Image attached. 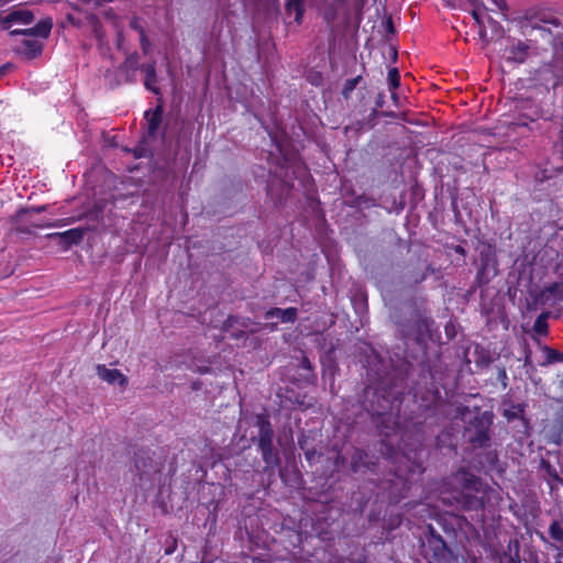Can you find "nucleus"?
Here are the masks:
<instances>
[{
  "mask_svg": "<svg viewBox=\"0 0 563 563\" xmlns=\"http://www.w3.org/2000/svg\"><path fill=\"white\" fill-rule=\"evenodd\" d=\"M391 91V98L394 100H397V93L395 92V90H390Z\"/></svg>",
  "mask_w": 563,
  "mask_h": 563,
  "instance_id": "obj_53",
  "label": "nucleus"
},
{
  "mask_svg": "<svg viewBox=\"0 0 563 563\" xmlns=\"http://www.w3.org/2000/svg\"><path fill=\"white\" fill-rule=\"evenodd\" d=\"M385 27H386V31L389 32V33H394L395 32V26H394L391 18H388L386 20Z\"/></svg>",
  "mask_w": 563,
  "mask_h": 563,
  "instance_id": "obj_43",
  "label": "nucleus"
},
{
  "mask_svg": "<svg viewBox=\"0 0 563 563\" xmlns=\"http://www.w3.org/2000/svg\"><path fill=\"white\" fill-rule=\"evenodd\" d=\"M550 313L549 312H541L533 324V331L539 335H548L549 333V319Z\"/></svg>",
  "mask_w": 563,
  "mask_h": 563,
  "instance_id": "obj_29",
  "label": "nucleus"
},
{
  "mask_svg": "<svg viewBox=\"0 0 563 563\" xmlns=\"http://www.w3.org/2000/svg\"><path fill=\"white\" fill-rule=\"evenodd\" d=\"M539 536H540V539H541L543 542H547V539H545V537H544V534H543V533H540Z\"/></svg>",
  "mask_w": 563,
  "mask_h": 563,
  "instance_id": "obj_54",
  "label": "nucleus"
},
{
  "mask_svg": "<svg viewBox=\"0 0 563 563\" xmlns=\"http://www.w3.org/2000/svg\"><path fill=\"white\" fill-rule=\"evenodd\" d=\"M140 45H141L143 54L146 55L151 47V42L146 35V32L144 34L140 35Z\"/></svg>",
  "mask_w": 563,
  "mask_h": 563,
  "instance_id": "obj_37",
  "label": "nucleus"
},
{
  "mask_svg": "<svg viewBox=\"0 0 563 563\" xmlns=\"http://www.w3.org/2000/svg\"><path fill=\"white\" fill-rule=\"evenodd\" d=\"M172 552H173L172 550H166L165 551L166 554H172Z\"/></svg>",
  "mask_w": 563,
  "mask_h": 563,
  "instance_id": "obj_55",
  "label": "nucleus"
},
{
  "mask_svg": "<svg viewBox=\"0 0 563 563\" xmlns=\"http://www.w3.org/2000/svg\"><path fill=\"white\" fill-rule=\"evenodd\" d=\"M163 102L159 99L158 104L153 110H147L144 113V118L147 122V133L150 136L155 137L163 118Z\"/></svg>",
  "mask_w": 563,
  "mask_h": 563,
  "instance_id": "obj_17",
  "label": "nucleus"
},
{
  "mask_svg": "<svg viewBox=\"0 0 563 563\" xmlns=\"http://www.w3.org/2000/svg\"><path fill=\"white\" fill-rule=\"evenodd\" d=\"M265 319L269 320L273 318L279 319L283 323H292L298 317V309L289 307L286 309L271 308L265 312Z\"/></svg>",
  "mask_w": 563,
  "mask_h": 563,
  "instance_id": "obj_22",
  "label": "nucleus"
},
{
  "mask_svg": "<svg viewBox=\"0 0 563 563\" xmlns=\"http://www.w3.org/2000/svg\"><path fill=\"white\" fill-rule=\"evenodd\" d=\"M43 47V43L38 40L26 38L15 47V53L27 60H32L42 54Z\"/></svg>",
  "mask_w": 563,
  "mask_h": 563,
  "instance_id": "obj_15",
  "label": "nucleus"
},
{
  "mask_svg": "<svg viewBox=\"0 0 563 563\" xmlns=\"http://www.w3.org/2000/svg\"><path fill=\"white\" fill-rule=\"evenodd\" d=\"M399 449L402 450L404 456L408 461H410L412 464L411 467L409 468L410 473H412L415 471H418L419 473H421L423 471L422 460H421V454L423 452V445H422L421 441L418 442V444L416 445V448L413 450L408 449L406 444H404V445L399 444Z\"/></svg>",
  "mask_w": 563,
  "mask_h": 563,
  "instance_id": "obj_18",
  "label": "nucleus"
},
{
  "mask_svg": "<svg viewBox=\"0 0 563 563\" xmlns=\"http://www.w3.org/2000/svg\"><path fill=\"white\" fill-rule=\"evenodd\" d=\"M540 299L551 305L563 301V282H554L545 286L540 292Z\"/></svg>",
  "mask_w": 563,
  "mask_h": 563,
  "instance_id": "obj_19",
  "label": "nucleus"
},
{
  "mask_svg": "<svg viewBox=\"0 0 563 563\" xmlns=\"http://www.w3.org/2000/svg\"><path fill=\"white\" fill-rule=\"evenodd\" d=\"M427 531L428 547L433 552V556L435 559L444 556L449 548L442 536L437 532L432 525L427 526Z\"/></svg>",
  "mask_w": 563,
  "mask_h": 563,
  "instance_id": "obj_14",
  "label": "nucleus"
},
{
  "mask_svg": "<svg viewBox=\"0 0 563 563\" xmlns=\"http://www.w3.org/2000/svg\"><path fill=\"white\" fill-rule=\"evenodd\" d=\"M388 84L390 90H396L400 85V74L398 68L394 67L388 71Z\"/></svg>",
  "mask_w": 563,
  "mask_h": 563,
  "instance_id": "obj_32",
  "label": "nucleus"
},
{
  "mask_svg": "<svg viewBox=\"0 0 563 563\" xmlns=\"http://www.w3.org/2000/svg\"><path fill=\"white\" fill-rule=\"evenodd\" d=\"M498 462V454L495 450H490L485 454V464L483 467L494 468Z\"/></svg>",
  "mask_w": 563,
  "mask_h": 563,
  "instance_id": "obj_34",
  "label": "nucleus"
},
{
  "mask_svg": "<svg viewBox=\"0 0 563 563\" xmlns=\"http://www.w3.org/2000/svg\"><path fill=\"white\" fill-rule=\"evenodd\" d=\"M529 54V46L518 41L511 47L507 48V60L516 64H522Z\"/></svg>",
  "mask_w": 563,
  "mask_h": 563,
  "instance_id": "obj_25",
  "label": "nucleus"
},
{
  "mask_svg": "<svg viewBox=\"0 0 563 563\" xmlns=\"http://www.w3.org/2000/svg\"><path fill=\"white\" fill-rule=\"evenodd\" d=\"M51 236H56L60 240L63 247L69 249L73 245H78L84 239V230L80 228H74L66 230L64 232H57L51 234Z\"/></svg>",
  "mask_w": 563,
  "mask_h": 563,
  "instance_id": "obj_21",
  "label": "nucleus"
},
{
  "mask_svg": "<svg viewBox=\"0 0 563 563\" xmlns=\"http://www.w3.org/2000/svg\"><path fill=\"white\" fill-rule=\"evenodd\" d=\"M140 56L137 53L129 54L122 64L118 67V71L122 74L124 82L135 84L136 71L140 69Z\"/></svg>",
  "mask_w": 563,
  "mask_h": 563,
  "instance_id": "obj_13",
  "label": "nucleus"
},
{
  "mask_svg": "<svg viewBox=\"0 0 563 563\" xmlns=\"http://www.w3.org/2000/svg\"><path fill=\"white\" fill-rule=\"evenodd\" d=\"M362 79H363V77L361 75H358L354 78H350V79L345 80L342 91H341L344 100H349L351 98L352 92L355 90V88L362 81Z\"/></svg>",
  "mask_w": 563,
  "mask_h": 563,
  "instance_id": "obj_31",
  "label": "nucleus"
},
{
  "mask_svg": "<svg viewBox=\"0 0 563 563\" xmlns=\"http://www.w3.org/2000/svg\"><path fill=\"white\" fill-rule=\"evenodd\" d=\"M525 20L529 36L554 49L553 58L536 69L534 79L547 89L555 88L563 82V19L549 9H531L526 11Z\"/></svg>",
  "mask_w": 563,
  "mask_h": 563,
  "instance_id": "obj_1",
  "label": "nucleus"
},
{
  "mask_svg": "<svg viewBox=\"0 0 563 563\" xmlns=\"http://www.w3.org/2000/svg\"><path fill=\"white\" fill-rule=\"evenodd\" d=\"M130 27L139 33V35L144 34L146 31L144 26L141 24L140 19L133 16L130 21Z\"/></svg>",
  "mask_w": 563,
  "mask_h": 563,
  "instance_id": "obj_36",
  "label": "nucleus"
},
{
  "mask_svg": "<svg viewBox=\"0 0 563 563\" xmlns=\"http://www.w3.org/2000/svg\"><path fill=\"white\" fill-rule=\"evenodd\" d=\"M562 157H563V148H562Z\"/></svg>",
  "mask_w": 563,
  "mask_h": 563,
  "instance_id": "obj_56",
  "label": "nucleus"
},
{
  "mask_svg": "<svg viewBox=\"0 0 563 563\" xmlns=\"http://www.w3.org/2000/svg\"><path fill=\"white\" fill-rule=\"evenodd\" d=\"M470 482L475 484L478 482V478L472 475V478L470 479Z\"/></svg>",
  "mask_w": 563,
  "mask_h": 563,
  "instance_id": "obj_52",
  "label": "nucleus"
},
{
  "mask_svg": "<svg viewBox=\"0 0 563 563\" xmlns=\"http://www.w3.org/2000/svg\"><path fill=\"white\" fill-rule=\"evenodd\" d=\"M497 258L495 249L488 244L479 252V267L476 272V283L478 286L488 284L496 274Z\"/></svg>",
  "mask_w": 563,
  "mask_h": 563,
  "instance_id": "obj_6",
  "label": "nucleus"
},
{
  "mask_svg": "<svg viewBox=\"0 0 563 563\" xmlns=\"http://www.w3.org/2000/svg\"><path fill=\"white\" fill-rule=\"evenodd\" d=\"M53 27V21L51 18L40 20L34 26L29 29H14L10 31L11 36L25 35L35 36L41 38H47Z\"/></svg>",
  "mask_w": 563,
  "mask_h": 563,
  "instance_id": "obj_12",
  "label": "nucleus"
},
{
  "mask_svg": "<svg viewBox=\"0 0 563 563\" xmlns=\"http://www.w3.org/2000/svg\"><path fill=\"white\" fill-rule=\"evenodd\" d=\"M498 378L505 388L507 386V380H508V376H507V372H506L505 367L499 368Z\"/></svg>",
  "mask_w": 563,
  "mask_h": 563,
  "instance_id": "obj_40",
  "label": "nucleus"
},
{
  "mask_svg": "<svg viewBox=\"0 0 563 563\" xmlns=\"http://www.w3.org/2000/svg\"><path fill=\"white\" fill-rule=\"evenodd\" d=\"M530 364H531V352H530V350H527L526 356H525V366L530 365Z\"/></svg>",
  "mask_w": 563,
  "mask_h": 563,
  "instance_id": "obj_49",
  "label": "nucleus"
},
{
  "mask_svg": "<svg viewBox=\"0 0 563 563\" xmlns=\"http://www.w3.org/2000/svg\"><path fill=\"white\" fill-rule=\"evenodd\" d=\"M199 372H200V374L208 373L209 372V367L201 368Z\"/></svg>",
  "mask_w": 563,
  "mask_h": 563,
  "instance_id": "obj_51",
  "label": "nucleus"
},
{
  "mask_svg": "<svg viewBox=\"0 0 563 563\" xmlns=\"http://www.w3.org/2000/svg\"><path fill=\"white\" fill-rule=\"evenodd\" d=\"M298 445L305 452L306 460L309 463H312L314 461L316 456L318 455L317 450L307 448L306 441H303V440H299Z\"/></svg>",
  "mask_w": 563,
  "mask_h": 563,
  "instance_id": "obj_33",
  "label": "nucleus"
},
{
  "mask_svg": "<svg viewBox=\"0 0 563 563\" xmlns=\"http://www.w3.org/2000/svg\"><path fill=\"white\" fill-rule=\"evenodd\" d=\"M468 406L460 405L455 409V417L465 422L464 435L473 449L489 448L492 435L490 428L493 426L494 415L490 411H483L479 407L474 408V416L467 420L471 413Z\"/></svg>",
  "mask_w": 563,
  "mask_h": 563,
  "instance_id": "obj_3",
  "label": "nucleus"
},
{
  "mask_svg": "<svg viewBox=\"0 0 563 563\" xmlns=\"http://www.w3.org/2000/svg\"><path fill=\"white\" fill-rule=\"evenodd\" d=\"M427 273H420L419 275H417L415 277V284H419L421 282H423L426 278H427Z\"/></svg>",
  "mask_w": 563,
  "mask_h": 563,
  "instance_id": "obj_47",
  "label": "nucleus"
},
{
  "mask_svg": "<svg viewBox=\"0 0 563 563\" xmlns=\"http://www.w3.org/2000/svg\"><path fill=\"white\" fill-rule=\"evenodd\" d=\"M404 398V378L380 382L373 390L365 389L364 408L377 417L379 433L385 438L400 430L398 415Z\"/></svg>",
  "mask_w": 563,
  "mask_h": 563,
  "instance_id": "obj_2",
  "label": "nucleus"
},
{
  "mask_svg": "<svg viewBox=\"0 0 563 563\" xmlns=\"http://www.w3.org/2000/svg\"><path fill=\"white\" fill-rule=\"evenodd\" d=\"M548 533L553 541L552 545L563 554V519H554L549 526Z\"/></svg>",
  "mask_w": 563,
  "mask_h": 563,
  "instance_id": "obj_24",
  "label": "nucleus"
},
{
  "mask_svg": "<svg viewBox=\"0 0 563 563\" xmlns=\"http://www.w3.org/2000/svg\"><path fill=\"white\" fill-rule=\"evenodd\" d=\"M479 27V36L481 37H484L486 35V30H485V26H478Z\"/></svg>",
  "mask_w": 563,
  "mask_h": 563,
  "instance_id": "obj_50",
  "label": "nucleus"
},
{
  "mask_svg": "<svg viewBox=\"0 0 563 563\" xmlns=\"http://www.w3.org/2000/svg\"><path fill=\"white\" fill-rule=\"evenodd\" d=\"M433 320L429 317L417 316L406 335L412 338L418 344H422L430 336Z\"/></svg>",
  "mask_w": 563,
  "mask_h": 563,
  "instance_id": "obj_10",
  "label": "nucleus"
},
{
  "mask_svg": "<svg viewBox=\"0 0 563 563\" xmlns=\"http://www.w3.org/2000/svg\"><path fill=\"white\" fill-rule=\"evenodd\" d=\"M300 366H301V368H303L310 373L311 380L316 379V375L313 373V365L307 356H302V358L300 361Z\"/></svg>",
  "mask_w": 563,
  "mask_h": 563,
  "instance_id": "obj_35",
  "label": "nucleus"
},
{
  "mask_svg": "<svg viewBox=\"0 0 563 563\" xmlns=\"http://www.w3.org/2000/svg\"><path fill=\"white\" fill-rule=\"evenodd\" d=\"M401 521H402V518H401L400 515L390 517L389 521H388V528L389 529H395V528H397V527H399L401 525Z\"/></svg>",
  "mask_w": 563,
  "mask_h": 563,
  "instance_id": "obj_38",
  "label": "nucleus"
},
{
  "mask_svg": "<svg viewBox=\"0 0 563 563\" xmlns=\"http://www.w3.org/2000/svg\"><path fill=\"white\" fill-rule=\"evenodd\" d=\"M411 488V479L408 476H404L398 472H395L387 481L385 487L388 504L396 505L408 496Z\"/></svg>",
  "mask_w": 563,
  "mask_h": 563,
  "instance_id": "obj_7",
  "label": "nucleus"
},
{
  "mask_svg": "<svg viewBox=\"0 0 563 563\" xmlns=\"http://www.w3.org/2000/svg\"><path fill=\"white\" fill-rule=\"evenodd\" d=\"M97 375L104 382L111 385H119L120 387H125L128 385L126 376L119 369H110L107 368L106 365L99 364L96 367Z\"/></svg>",
  "mask_w": 563,
  "mask_h": 563,
  "instance_id": "obj_16",
  "label": "nucleus"
},
{
  "mask_svg": "<svg viewBox=\"0 0 563 563\" xmlns=\"http://www.w3.org/2000/svg\"><path fill=\"white\" fill-rule=\"evenodd\" d=\"M472 16H473V19L475 20V22L477 23L478 26H483L484 22L482 20V15H481L478 10L474 9L472 11Z\"/></svg>",
  "mask_w": 563,
  "mask_h": 563,
  "instance_id": "obj_42",
  "label": "nucleus"
},
{
  "mask_svg": "<svg viewBox=\"0 0 563 563\" xmlns=\"http://www.w3.org/2000/svg\"><path fill=\"white\" fill-rule=\"evenodd\" d=\"M384 98H385V96L383 93H378L376 101H375L376 109L383 108V106L385 103Z\"/></svg>",
  "mask_w": 563,
  "mask_h": 563,
  "instance_id": "obj_44",
  "label": "nucleus"
},
{
  "mask_svg": "<svg viewBox=\"0 0 563 563\" xmlns=\"http://www.w3.org/2000/svg\"><path fill=\"white\" fill-rule=\"evenodd\" d=\"M34 19L35 16L31 10L18 8L11 10L5 16H3L1 24L3 30H9L13 24L29 25L33 23Z\"/></svg>",
  "mask_w": 563,
  "mask_h": 563,
  "instance_id": "obj_11",
  "label": "nucleus"
},
{
  "mask_svg": "<svg viewBox=\"0 0 563 563\" xmlns=\"http://www.w3.org/2000/svg\"><path fill=\"white\" fill-rule=\"evenodd\" d=\"M454 252L459 255H462V256H465L466 255V250L462 246V245H455L453 247Z\"/></svg>",
  "mask_w": 563,
  "mask_h": 563,
  "instance_id": "obj_45",
  "label": "nucleus"
},
{
  "mask_svg": "<svg viewBox=\"0 0 563 563\" xmlns=\"http://www.w3.org/2000/svg\"><path fill=\"white\" fill-rule=\"evenodd\" d=\"M11 66L12 65L10 63L3 64L0 67V77L3 76L11 68Z\"/></svg>",
  "mask_w": 563,
  "mask_h": 563,
  "instance_id": "obj_46",
  "label": "nucleus"
},
{
  "mask_svg": "<svg viewBox=\"0 0 563 563\" xmlns=\"http://www.w3.org/2000/svg\"><path fill=\"white\" fill-rule=\"evenodd\" d=\"M541 351L545 355V360L540 363L541 366H548L553 363L563 362V353H561L548 345H542Z\"/></svg>",
  "mask_w": 563,
  "mask_h": 563,
  "instance_id": "obj_28",
  "label": "nucleus"
},
{
  "mask_svg": "<svg viewBox=\"0 0 563 563\" xmlns=\"http://www.w3.org/2000/svg\"><path fill=\"white\" fill-rule=\"evenodd\" d=\"M255 426L258 428L257 448L265 463V471L275 470L280 465V456L274 448V429L265 413L256 415Z\"/></svg>",
  "mask_w": 563,
  "mask_h": 563,
  "instance_id": "obj_4",
  "label": "nucleus"
},
{
  "mask_svg": "<svg viewBox=\"0 0 563 563\" xmlns=\"http://www.w3.org/2000/svg\"><path fill=\"white\" fill-rule=\"evenodd\" d=\"M285 10L288 15L295 14V22L301 24L305 13V0H286Z\"/></svg>",
  "mask_w": 563,
  "mask_h": 563,
  "instance_id": "obj_27",
  "label": "nucleus"
},
{
  "mask_svg": "<svg viewBox=\"0 0 563 563\" xmlns=\"http://www.w3.org/2000/svg\"><path fill=\"white\" fill-rule=\"evenodd\" d=\"M368 453L364 449L356 448L351 456V468L357 473L364 467H368Z\"/></svg>",
  "mask_w": 563,
  "mask_h": 563,
  "instance_id": "obj_26",
  "label": "nucleus"
},
{
  "mask_svg": "<svg viewBox=\"0 0 563 563\" xmlns=\"http://www.w3.org/2000/svg\"><path fill=\"white\" fill-rule=\"evenodd\" d=\"M457 503L462 510L464 511H478L483 510L485 507V503L482 497H477L471 493L461 494Z\"/></svg>",
  "mask_w": 563,
  "mask_h": 563,
  "instance_id": "obj_23",
  "label": "nucleus"
},
{
  "mask_svg": "<svg viewBox=\"0 0 563 563\" xmlns=\"http://www.w3.org/2000/svg\"><path fill=\"white\" fill-rule=\"evenodd\" d=\"M291 188L292 185L290 183L277 177L276 175H271L267 181L266 191L274 205L277 206L283 203Z\"/></svg>",
  "mask_w": 563,
  "mask_h": 563,
  "instance_id": "obj_8",
  "label": "nucleus"
},
{
  "mask_svg": "<svg viewBox=\"0 0 563 563\" xmlns=\"http://www.w3.org/2000/svg\"><path fill=\"white\" fill-rule=\"evenodd\" d=\"M493 3L495 4V7L500 10L501 12H507L508 11V5H507V2L506 0H492Z\"/></svg>",
  "mask_w": 563,
  "mask_h": 563,
  "instance_id": "obj_39",
  "label": "nucleus"
},
{
  "mask_svg": "<svg viewBox=\"0 0 563 563\" xmlns=\"http://www.w3.org/2000/svg\"><path fill=\"white\" fill-rule=\"evenodd\" d=\"M134 466L140 479H143L144 476L151 475L152 473L159 472V468L153 460L152 452L147 449H139L134 452Z\"/></svg>",
  "mask_w": 563,
  "mask_h": 563,
  "instance_id": "obj_9",
  "label": "nucleus"
},
{
  "mask_svg": "<svg viewBox=\"0 0 563 563\" xmlns=\"http://www.w3.org/2000/svg\"><path fill=\"white\" fill-rule=\"evenodd\" d=\"M31 211H33L35 213H42V212L46 211V206L32 207Z\"/></svg>",
  "mask_w": 563,
  "mask_h": 563,
  "instance_id": "obj_48",
  "label": "nucleus"
},
{
  "mask_svg": "<svg viewBox=\"0 0 563 563\" xmlns=\"http://www.w3.org/2000/svg\"><path fill=\"white\" fill-rule=\"evenodd\" d=\"M335 15H336V12L334 9H331V10H327L323 14V18L324 20L328 22V23H331L334 19H335Z\"/></svg>",
  "mask_w": 563,
  "mask_h": 563,
  "instance_id": "obj_41",
  "label": "nucleus"
},
{
  "mask_svg": "<svg viewBox=\"0 0 563 563\" xmlns=\"http://www.w3.org/2000/svg\"><path fill=\"white\" fill-rule=\"evenodd\" d=\"M540 467L545 472L547 476L553 483L563 484V479L560 476L559 472L548 460L541 459Z\"/></svg>",
  "mask_w": 563,
  "mask_h": 563,
  "instance_id": "obj_30",
  "label": "nucleus"
},
{
  "mask_svg": "<svg viewBox=\"0 0 563 563\" xmlns=\"http://www.w3.org/2000/svg\"><path fill=\"white\" fill-rule=\"evenodd\" d=\"M145 74L144 87L155 96H161V88L157 86L156 63L151 62L141 67Z\"/></svg>",
  "mask_w": 563,
  "mask_h": 563,
  "instance_id": "obj_20",
  "label": "nucleus"
},
{
  "mask_svg": "<svg viewBox=\"0 0 563 563\" xmlns=\"http://www.w3.org/2000/svg\"><path fill=\"white\" fill-rule=\"evenodd\" d=\"M519 112L510 123L512 126L528 128L530 123L538 120H551L553 118V110L550 106L537 103L531 99L521 100L518 103Z\"/></svg>",
  "mask_w": 563,
  "mask_h": 563,
  "instance_id": "obj_5",
  "label": "nucleus"
}]
</instances>
